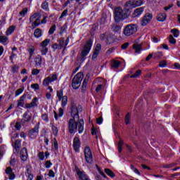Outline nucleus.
Instances as JSON below:
<instances>
[{"label":"nucleus","instance_id":"1","mask_svg":"<svg viewBox=\"0 0 180 180\" xmlns=\"http://www.w3.org/2000/svg\"><path fill=\"white\" fill-rule=\"evenodd\" d=\"M68 129L70 134L77 133V129L79 134H81L84 131V120L70 119L68 122Z\"/></svg>","mask_w":180,"mask_h":180},{"label":"nucleus","instance_id":"2","mask_svg":"<svg viewBox=\"0 0 180 180\" xmlns=\"http://www.w3.org/2000/svg\"><path fill=\"white\" fill-rule=\"evenodd\" d=\"M127 18L126 12L120 7H117L114 11V19L115 22H120V20H124Z\"/></svg>","mask_w":180,"mask_h":180},{"label":"nucleus","instance_id":"3","mask_svg":"<svg viewBox=\"0 0 180 180\" xmlns=\"http://www.w3.org/2000/svg\"><path fill=\"white\" fill-rule=\"evenodd\" d=\"M84 79V74L82 72L77 73L72 79V86L73 89H78L81 86V82Z\"/></svg>","mask_w":180,"mask_h":180},{"label":"nucleus","instance_id":"4","mask_svg":"<svg viewBox=\"0 0 180 180\" xmlns=\"http://www.w3.org/2000/svg\"><path fill=\"white\" fill-rule=\"evenodd\" d=\"M49 44H50V39H46L42 42H41L39 50L41 56H46L47 53H49V48H47Z\"/></svg>","mask_w":180,"mask_h":180},{"label":"nucleus","instance_id":"5","mask_svg":"<svg viewBox=\"0 0 180 180\" xmlns=\"http://www.w3.org/2000/svg\"><path fill=\"white\" fill-rule=\"evenodd\" d=\"M91 49H92V41L89 40L84 45L83 49L82 50V60H85V57H86V56L89 54Z\"/></svg>","mask_w":180,"mask_h":180},{"label":"nucleus","instance_id":"6","mask_svg":"<svg viewBox=\"0 0 180 180\" xmlns=\"http://www.w3.org/2000/svg\"><path fill=\"white\" fill-rule=\"evenodd\" d=\"M58 78V74L57 73H53L46 78L44 79L43 81V85L44 86H49L51 82H56V79Z\"/></svg>","mask_w":180,"mask_h":180},{"label":"nucleus","instance_id":"7","mask_svg":"<svg viewBox=\"0 0 180 180\" xmlns=\"http://www.w3.org/2000/svg\"><path fill=\"white\" fill-rule=\"evenodd\" d=\"M137 32V27L133 24L128 25L124 29V36H131Z\"/></svg>","mask_w":180,"mask_h":180},{"label":"nucleus","instance_id":"8","mask_svg":"<svg viewBox=\"0 0 180 180\" xmlns=\"http://www.w3.org/2000/svg\"><path fill=\"white\" fill-rule=\"evenodd\" d=\"M84 158L87 164H92L94 162L92 151H91V148L89 146L84 148Z\"/></svg>","mask_w":180,"mask_h":180},{"label":"nucleus","instance_id":"9","mask_svg":"<svg viewBox=\"0 0 180 180\" xmlns=\"http://www.w3.org/2000/svg\"><path fill=\"white\" fill-rule=\"evenodd\" d=\"M80 112H82V107L77 105H72V110H71V116L72 119L79 120V115Z\"/></svg>","mask_w":180,"mask_h":180},{"label":"nucleus","instance_id":"10","mask_svg":"<svg viewBox=\"0 0 180 180\" xmlns=\"http://www.w3.org/2000/svg\"><path fill=\"white\" fill-rule=\"evenodd\" d=\"M153 19V15L150 13H147L142 19L141 26H147Z\"/></svg>","mask_w":180,"mask_h":180},{"label":"nucleus","instance_id":"11","mask_svg":"<svg viewBox=\"0 0 180 180\" xmlns=\"http://www.w3.org/2000/svg\"><path fill=\"white\" fill-rule=\"evenodd\" d=\"M29 136L31 139H36L39 136V124L29 131Z\"/></svg>","mask_w":180,"mask_h":180},{"label":"nucleus","instance_id":"12","mask_svg":"<svg viewBox=\"0 0 180 180\" xmlns=\"http://www.w3.org/2000/svg\"><path fill=\"white\" fill-rule=\"evenodd\" d=\"M81 147V141L79 138L75 137L73 139V148L76 153L79 152V148Z\"/></svg>","mask_w":180,"mask_h":180},{"label":"nucleus","instance_id":"13","mask_svg":"<svg viewBox=\"0 0 180 180\" xmlns=\"http://www.w3.org/2000/svg\"><path fill=\"white\" fill-rule=\"evenodd\" d=\"M144 9H145L144 7H139L138 8H136L135 10H134L132 16L134 18H140V16L143 15V12H144Z\"/></svg>","mask_w":180,"mask_h":180},{"label":"nucleus","instance_id":"14","mask_svg":"<svg viewBox=\"0 0 180 180\" xmlns=\"http://www.w3.org/2000/svg\"><path fill=\"white\" fill-rule=\"evenodd\" d=\"M101 44H98L95 49H94V51L93 53V56H92V60H95L98 58V56H99V52L101 51Z\"/></svg>","mask_w":180,"mask_h":180},{"label":"nucleus","instance_id":"15","mask_svg":"<svg viewBox=\"0 0 180 180\" xmlns=\"http://www.w3.org/2000/svg\"><path fill=\"white\" fill-rule=\"evenodd\" d=\"M20 157L22 160V161H26L27 160V150L26 148H23L20 153Z\"/></svg>","mask_w":180,"mask_h":180},{"label":"nucleus","instance_id":"16","mask_svg":"<svg viewBox=\"0 0 180 180\" xmlns=\"http://www.w3.org/2000/svg\"><path fill=\"white\" fill-rule=\"evenodd\" d=\"M47 16H44L41 21H35L33 23H32V26H34V27L39 26V25H44L47 23Z\"/></svg>","mask_w":180,"mask_h":180},{"label":"nucleus","instance_id":"17","mask_svg":"<svg viewBox=\"0 0 180 180\" xmlns=\"http://www.w3.org/2000/svg\"><path fill=\"white\" fill-rule=\"evenodd\" d=\"M124 6L128 11H130V9H134V8H136V6L134 4V0H130L127 1L125 4Z\"/></svg>","mask_w":180,"mask_h":180},{"label":"nucleus","instance_id":"18","mask_svg":"<svg viewBox=\"0 0 180 180\" xmlns=\"http://www.w3.org/2000/svg\"><path fill=\"white\" fill-rule=\"evenodd\" d=\"M77 175L80 180H89L88 176H86V174L84 171L77 170Z\"/></svg>","mask_w":180,"mask_h":180},{"label":"nucleus","instance_id":"19","mask_svg":"<svg viewBox=\"0 0 180 180\" xmlns=\"http://www.w3.org/2000/svg\"><path fill=\"white\" fill-rule=\"evenodd\" d=\"M40 18H39V13H35L32 15L30 16V23H33L34 22H39Z\"/></svg>","mask_w":180,"mask_h":180},{"label":"nucleus","instance_id":"20","mask_svg":"<svg viewBox=\"0 0 180 180\" xmlns=\"http://www.w3.org/2000/svg\"><path fill=\"white\" fill-rule=\"evenodd\" d=\"M0 43L3 44V46H6L9 43V39L6 36H0Z\"/></svg>","mask_w":180,"mask_h":180},{"label":"nucleus","instance_id":"21","mask_svg":"<svg viewBox=\"0 0 180 180\" xmlns=\"http://www.w3.org/2000/svg\"><path fill=\"white\" fill-rule=\"evenodd\" d=\"M35 65L37 67H40V65H41V63H43V58H41V56L40 55H38L35 59Z\"/></svg>","mask_w":180,"mask_h":180},{"label":"nucleus","instance_id":"22","mask_svg":"<svg viewBox=\"0 0 180 180\" xmlns=\"http://www.w3.org/2000/svg\"><path fill=\"white\" fill-rule=\"evenodd\" d=\"M122 64V62H120V60H112V65H111V68H112V70H115L116 68H119V67H120V65Z\"/></svg>","mask_w":180,"mask_h":180},{"label":"nucleus","instance_id":"23","mask_svg":"<svg viewBox=\"0 0 180 180\" xmlns=\"http://www.w3.org/2000/svg\"><path fill=\"white\" fill-rule=\"evenodd\" d=\"M104 172H105L106 175L110 176V178H115L116 174L112 171L110 169H104Z\"/></svg>","mask_w":180,"mask_h":180},{"label":"nucleus","instance_id":"24","mask_svg":"<svg viewBox=\"0 0 180 180\" xmlns=\"http://www.w3.org/2000/svg\"><path fill=\"white\" fill-rule=\"evenodd\" d=\"M34 36L36 37V39H39L43 36V32H41V30L37 28L34 32Z\"/></svg>","mask_w":180,"mask_h":180},{"label":"nucleus","instance_id":"25","mask_svg":"<svg viewBox=\"0 0 180 180\" xmlns=\"http://www.w3.org/2000/svg\"><path fill=\"white\" fill-rule=\"evenodd\" d=\"M38 102L39 99H37V97L34 98L32 102L30 104H28V108H36V106H37Z\"/></svg>","mask_w":180,"mask_h":180},{"label":"nucleus","instance_id":"26","mask_svg":"<svg viewBox=\"0 0 180 180\" xmlns=\"http://www.w3.org/2000/svg\"><path fill=\"white\" fill-rule=\"evenodd\" d=\"M133 49L135 50V53H136V54H140L141 51V44H134L133 45Z\"/></svg>","mask_w":180,"mask_h":180},{"label":"nucleus","instance_id":"27","mask_svg":"<svg viewBox=\"0 0 180 180\" xmlns=\"http://www.w3.org/2000/svg\"><path fill=\"white\" fill-rule=\"evenodd\" d=\"M15 29L16 27H15V25H12L10 27H8L6 32V36H11V34H12V33L15 32Z\"/></svg>","mask_w":180,"mask_h":180},{"label":"nucleus","instance_id":"28","mask_svg":"<svg viewBox=\"0 0 180 180\" xmlns=\"http://www.w3.org/2000/svg\"><path fill=\"white\" fill-rule=\"evenodd\" d=\"M165 19H167V14L164 13L158 14V20L159 22H165Z\"/></svg>","mask_w":180,"mask_h":180},{"label":"nucleus","instance_id":"29","mask_svg":"<svg viewBox=\"0 0 180 180\" xmlns=\"http://www.w3.org/2000/svg\"><path fill=\"white\" fill-rule=\"evenodd\" d=\"M134 4L135 5V8H139V6L144 5V4H146V1L144 0H134Z\"/></svg>","mask_w":180,"mask_h":180},{"label":"nucleus","instance_id":"30","mask_svg":"<svg viewBox=\"0 0 180 180\" xmlns=\"http://www.w3.org/2000/svg\"><path fill=\"white\" fill-rule=\"evenodd\" d=\"M25 175L27 176V180H33L34 176L32 174V172L29 169H27L25 172Z\"/></svg>","mask_w":180,"mask_h":180},{"label":"nucleus","instance_id":"31","mask_svg":"<svg viewBox=\"0 0 180 180\" xmlns=\"http://www.w3.org/2000/svg\"><path fill=\"white\" fill-rule=\"evenodd\" d=\"M20 146H21L20 141L16 140L13 145V147L16 151H19V148H20Z\"/></svg>","mask_w":180,"mask_h":180},{"label":"nucleus","instance_id":"32","mask_svg":"<svg viewBox=\"0 0 180 180\" xmlns=\"http://www.w3.org/2000/svg\"><path fill=\"white\" fill-rule=\"evenodd\" d=\"M62 107L65 108L67 106V102H68V97L67 96H64L62 98Z\"/></svg>","mask_w":180,"mask_h":180},{"label":"nucleus","instance_id":"33","mask_svg":"<svg viewBox=\"0 0 180 180\" xmlns=\"http://www.w3.org/2000/svg\"><path fill=\"white\" fill-rule=\"evenodd\" d=\"M28 9L27 8H24L20 12V16H21V18H25V16H26V15L27 14L28 12Z\"/></svg>","mask_w":180,"mask_h":180},{"label":"nucleus","instance_id":"34","mask_svg":"<svg viewBox=\"0 0 180 180\" xmlns=\"http://www.w3.org/2000/svg\"><path fill=\"white\" fill-rule=\"evenodd\" d=\"M171 33H172L174 37H179V30H178L177 29H172L171 30Z\"/></svg>","mask_w":180,"mask_h":180},{"label":"nucleus","instance_id":"35","mask_svg":"<svg viewBox=\"0 0 180 180\" xmlns=\"http://www.w3.org/2000/svg\"><path fill=\"white\" fill-rule=\"evenodd\" d=\"M56 96L58 98V101H61V98L64 97V93L63 90H59L57 91Z\"/></svg>","mask_w":180,"mask_h":180},{"label":"nucleus","instance_id":"36","mask_svg":"<svg viewBox=\"0 0 180 180\" xmlns=\"http://www.w3.org/2000/svg\"><path fill=\"white\" fill-rule=\"evenodd\" d=\"M41 6L44 11H46V12L49 11V3L47 1L42 3Z\"/></svg>","mask_w":180,"mask_h":180},{"label":"nucleus","instance_id":"37","mask_svg":"<svg viewBox=\"0 0 180 180\" xmlns=\"http://www.w3.org/2000/svg\"><path fill=\"white\" fill-rule=\"evenodd\" d=\"M141 75V71L140 70H137L134 75H131V78H139Z\"/></svg>","mask_w":180,"mask_h":180},{"label":"nucleus","instance_id":"38","mask_svg":"<svg viewBox=\"0 0 180 180\" xmlns=\"http://www.w3.org/2000/svg\"><path fill=\"white\" fill-rule=\"evenodd\" d=\"M96 168H97V171L98 172L100 175H101V176H103V178H105L106 179H108V176H106V174H105V173H103V172H102V170L101 169V167H98V165H96Z\"/></svg>","mask_w":180,"mask_h":180},{"label":"nucleus","instance_id":"39","mask_svg":"<svg viewBox=\"0 0 180 180\" xmlns=\"http://www.w3.org/2000/svg\"><path fill=\"white\" fill-rule=\"evenodd\" d=\"M112 29L113 32H120V29H122V27H120V25L114 24L112 27Z\"/></svg>","mask_w":180,"mask_h":180},{"label":"nucleus","instance_id":"40","mask_svg":"<svg viewBox=\"0 0 180 180\" xmlns=\"http://www.w3.org/2000/svg\"><path fill=\"white\" fill-rule=\"evenodd\" d=\"M34 46H31L29 49H28V53L30 54V58H32V57H33V54H34Z\"/></svg>","mask_w":180,"mask_h":180},{"label":"nucleus","instance_id":"41","mask_svg":"<svg viewBox=\"0 0 180 180\" xmlns=\"http://www.w3.org/2000/svg\"><path fill=\"white\" fill-rule=\"evenodd\" d=\"M131 169L134 172V174H136L137 175H141V173L140 171H139V169L136 168L134 166L131 165Z\"/></svg>","mask_w":180,"mask_h":180},{"label":"nucleus","instance_id":"42","mask_svg":"<svg viewBox=\"0 0 180 180\" xmlns=\"http://www.w3.org/2000/svg\"><path fill=\"white\" fill-rule=\"evenodd\" d=\"M38 158L40 161H44V158H46L44 156V152H39L38 153Z\"/></svg>","mask_w":180,"mask_h":180},{"label":"nucleus","instance_id":"43","mask_svg":"<svg viewBox=\"0 0 180 180\" xmlns=\"http://www.w3.org/2000/svg\"><path fill=\"white\" fill-rule=\"evenodd\" d=\"M123 147V140L120 139L119 143H118V152L122 153V150Z\"/></svg>","mask_w":180,"mask_h":180},{"label":"nucleus","instance_id":"44","mask_svg":"<svg viewBox=\"0 0 180 180\" xmlns=\"http://www.w3.org/2000/svg\"><path fill=\"white\" fill-rule=\"evenodd\" d=\"M41 119L44 122H46V123H49V115L46 113L41 115Z\"/></svg>","mask_w":180,"mask_h":180},{"label":"nucleus","instance_id":"45","mask_svg":"<svg viewBox=\"0 0 180 180\" xmlns=\"http://www.w3.org/2000/svg\"><path fill=\"white\" fill-rule=\"evenodd\" d=\"M169 41L170 44H175L176 43V40L174 38L172 35L169 37Z\"/></svg>","mask_w":180,"mask_h":180},{"label":"nucleus","instance_id":"46","mask_svg":"<svg viewBox=\"0 0 180 180\" xmlns=\"http://www.w3.org/2000/svg\"><path fill=\"white\" fill-rule=\"evenodd\" d=\"M31 88L34 89V91H38V89H40V86L39 85V84L36 83L32 84Z\"/></svg>","mask_w":180,"mask_h":180},{"label":"nucleus","instance_id":"47","mask_svg":"<svg viewBox=\"0 0 180 180\" xmlns=\"http://www.w3.org/2000/svg\"><path fill=\"white\" fill-rule=\"evenodd\" d=\"M32 117L27 114H24V122H30Z\"/></svg>","mask_w":180,"mask_h":180},{"label":"nucleus","instance_id":"48","mask_svg":"<svg viewBox=\"0 0 180 180\" xmlns=\"http://www.w3.org/2000/svg\"><path fill=\"white\" fill-rule=\"evenodd\" d=\"M130 113H128L125 115V124H129V123H130Z\"/></svg>","mask_w":180,"mask_h":180},{"label":"nucleus","instance_id":"49","mask_svg":"<svg viewBox=\"0 0 180 180\" xmlns=\"http://www.w3.org/2000/svg\"><path fill=\"white\" fill-rule=\"evenodd\" d=\"M52 131L54 134V136H57V134H58V128H57V127L56 126H52Z\"/></svg>","mask_w":180,"mask_h":180},{"label":"nucleus","instance_id":"50","mask_svg":"<svg viewBox=\"0 0 180 180\" xmlns=\"http://www.w3.org/2000/svg\"><path fill=\"white\" fill-rule=\"evenodd\" d=\"M56 25H53L49 31V34H53V33H54V32H56Z\"/></svg>","mask_w":180,"mask_h":180},{"label":"nucleus","instance_id":"51","mask_svg":"<svg viewBox=\"0 0 180 180\" xmlns=\"http://www.w3.org/2000/svg\"><path fill=\"white\" fill-rule=\"evenodd\" d=\"M23 91H25V89H18L15 91V96H19V95H21V94L23 93Z\"/></svg>","mask_w":180,"mask_h":180},{"label":"nucleus","instance_id":"52","mask_svg":"<svg viewBox=\"0 0 180 180\" xmlns=\"http://www.w3.org/2000/svg\"><path fill=\"white\" fill-rule=\"evenodd\" d=\"M155 58H161L162 57V52H156L154 53Z\"/></svg>","mask_w":180,"mask_h":180},{"label":"nucleus","instance_id":"53","mask_svg":"<svg viewBox=\"0 0 180 180\" xmlns=\"http://www.w3.org/2000/svg\"><path fill=\"white\" fill-rule=\"evenodd\" d=\"M159 67H160L161 68H165V67H167V61L162 60L160 62Z\"/></svg>","mask_w":180,"mask_h":180},{"label":"nucleus","instance_id":"54","mask_svg":"<svg viewBox=\"0 0 180 180\" xmlns=\"http://www.w3.org/2000/svg\"><path fill=\"white\" fill-rule=\"evenodd\" d=\"M12 72H13L14 74H16V72H18V71H19V66L15 65L12 69H11Z\"/></svg>","mask_w":180,"mask_h":180},{"label":"nucleus","instance_id":"55","mask_svg":"<svg viewBox=\"0 0 180 180\" xmlns=\"http://www.w3.org/2000/svg\"><path fill=\"white\" fill-rule=\"evenodd\" d=\"M51 165H53V163H51V162L50 160H47L45 162V168H48V169L51 168Z\"/></svg>","mask_w":180,"mask_h":180},{"label":"nucleus","instance_id":"56","mask_svg":"<svg viewBox=\"0 0 180 180\" xmlns=\"http://www.w3.org/2000/svg\"><path fill=\"white\" fill-rule=\"evenodd\" d=\"M39 74H40V70H39L37 69H33L32 70V75H39Z\"/></svg>","mask_w":180,"mask_h":180},{"label":"nucleus","instance_id":"57","mask_svg":"<svg viewBox=\"0 0 180 180\" xmlns=\"http://www.w3.org/2000/svg\"><path fill=\"white\" fill-rule=\"evenodd\" d=\"M68 13V9L64 10L63 12L62 13L60 17V19H63V18L67 16Z\"/></svg>","mask_w":180,"mask_h":180},{"label":"nucleus","instance_id":"58","mask_svg":"<svg viewBox=\"0 0 180 180\" xmlns=\"http://www.w3.org/2000/svg\"><path fill=\"white\" fill-rule=\"evenodd\" d=\"M52 49L53 50H61V47L60 46V44H55L52 46Z\"/></svg>","mask_w":180,"mask_h":180},{"label":"nucleus","instance_id":"59","mask_svg":"<svg viewBox=\"0 0 180 180\" xmlns=\"http://www.w3.org/2000/svg\"><path fill=\"white\" fill-rule=\"evenodd\" d=\"M48 175L51 178H54L56 176V174L54 173V171H53V170H49Z\"/></svg>","mask_w":180,"mask_h":180},{"label":"nucleus","instance_id":"60","mask_svg":"<svg viewBox=\"0 0 180 180\" xmlns=\"http://www.w3.org/2000/svg\"><path fill=\"white\" fill-rule=\"evenodd\" d=\"M96 123L98 124H102V123H103V118H102V117H100L96 119Z\"/></svg>","mask_w":180,"mask_h":180},{"label":"nucleus","instance_id":"61","mask_svg":"<svg viewBox=\"0 0 180 180\" xmlns=\"http://www.w3.org/2000/svg\"><path fill=\"white\" fill-rule=\"evenodd\" d=\"M174 166H175V164L171 163L168 165H164L163 168H172V167H174Z\"/></svg>","mask_w":180,"mask_h":180},{"label":"nucleus","instance_id":"62","mask_svg":"<svg viewBox=\"0 0 180 180\" xmlns=\"http://www.w3.org/2000/svg\"><path fill=\"white\" fill-rule=\"evenodd\" d=\"M65 46V44L64 43V39H60L59 41V46L60 47V49H62Z\"/></svg>","mask_w":180,"mask_h":180},{"label":"nucleus","instance_id":"63","mask_svg":"<svg viewBox=\"0 0 180 180\" xmlns=\"http://www.w3.org/2000/svg\"><path fill=\"white\" fill-rule=\"evenodd\" d=\"M6 174H7L8 175H11L12 174V168L7 167L6 169Z\"/></svg>","mask_w":180,"mask_h":180},{"label":"nucleus","instance_id":"64","mask_svg":"<svg viewBox=\"0 0 180 180\" xmlns=\"http://www.w3.org/2000/svg\"><path fill=\"white\" fill-rule=\"evenodd\" d=\"M22 126L20 125V123L19 122H16L15 125V128L16 129V130H20Z\"/></svg>","mask_w":180,"mask_h":180}]
</instances>
